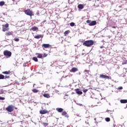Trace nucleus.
<instances>
[{
  "label": "nucleus",
  "mask_w": 127,
  "mask_h": 127,
  "mask_svg": "<svg viewBox=\"0 0 127 127\" xmlns=\"http://www.w3.org/2000/svg\"><path fill=\"white\" fill-rule=\"evenodd\" d=\"M83 45H84V46H86V47H90L92 45H94V41L92 40L85 41L83 43Z\"/></svg>",
  "instance_id": "nucleus-1"
},
{
  "label": "nucleus",
  "mask_w": 127,
  "mask_h": 127,
  "mask_svg": "<svg viewBox=\"0 0 127 127\" xmlns=\"http://www.w3.org/2000/svg\"><path fill=\"white\" fill-rule=\"evenodd\" d=\"M11 52L7 50L4 51L3 55L4 56H6L8 58L11 57Z\"/></svg>",
  "instance_id": "nucleus-2"
},
{
  "label": "nucleus",
  "mask_w": 127,
  "mask_h": 127,
  "mask_svg": "<svg viewBox=\"0 0 127 127\" xmlns=\"http://www.w3.org/2000/svg\"><path fill=\"white\" fill-rule=\"evenodd\" d=\"M24 12L25 13V14H26L27 15H29V16H32V15H34L33 14V12H32V11H31V10L28 9H26L24 11Z\"/></svg>",
  "instance_id": "nucleus-3"
},
{
  "label": "nucleus",
  "mask_w": 127,
  "mask_h": 127,
  "mask_svg": "<svg viewBox=\"0 0 127 127\" xmlns=\"http://www.w3.org/2000/svg\"><path fill=\"white\" fill-rule=\"evenodd\" d=\"M87 23H89V25L90 26H94V25H96V24H97V21H96L95 20L94 21H91L90 20H87L86 21Z\"/></svg>",
  "instance_id": "nucleus-4"
},
{
  "label": "nucleus",
  "mask_w": 127,
  "mask_h": 127,
  "mask_svg": "<svg viewBox=\"0 0 127 127\" xmlns=\"http://www.w3.org/2000/svg\"><path fill=\"white\" fill-rule=\"evenodd\" d=\"M99 78H101V79H108V80H112V77L104 74H100Z\"/></svg>",
  "instance_id": "nucleus-5"
},
{
  "label": "nucleus",
  "mask_w": 127,
  "mask_h": 127,
  "mask_svg": "<svg viewBox=\"0 0 127 127\" xmlns=\"http://www.w3.org/2000/svg\"><path fill=\"white\" fill-rule=\"evenodd\" d=\"M6 110L7 111V112H9V113H11V112H13L14 110L13 106L12 105H9L6 108Z\"/></svg>",
  "instance_id": "nucleus-6"
},
{
  "label": "nucleus",
  "mask_w": 127,
  "mask_h": 127,
  "mask_svg": "<svg viewBox=\"0 0 127 127\" xmlns=\"http://www.w3.org/2000/svg\"><path fill=\"white\" fill-rule=\"evenodd\" d=\"M7 29H8V24H6L4 25H3L2 31H6Z\"/></svg>",
  "instance_id": "nucleus-7"
},
{
  "label": "nucleus",
  "mask_w": 127,
  "mask_h": 127,
  "mask_svg": "<svg viewBox=\"0 0 127 127\" xmlns=\"http://www.w3.org/2000/svg\"><path fill=\"white\" fill-rule=\"evenodd\" d=\"M79 90L80 89H79V88H76L75 89V91L77 95H82V94H83V92L79 91Z\"/></svg>",
  "instance_id": "nucleus-8"
},
{
  "label": "nucleus",
  "mask_w": 127,
  "mask_h": 127,
  "mask_svg": "<svg viewBox=\"0 0 127 127\" xmlns=\"http://www.w3.org/2000/svg\"><path fill=\"white\" fill-rule=\"evenodd\" d=\"M36 39H39V38H43V35H38L34 37Z\"/></svg>",
  "instance_id": "nucleus-9"
},
{
  "label": "nucleus",
  "mask_w": 127,
  "mask_h": 127,
  "mask_svg": "<svg viewBox=\"0 0 127 127\" xmlns=\"http://www.w3.org/2000/svg\"><path fill=\"white\" fill-rule=\"evenodd\" d=\"M62 115V116H64L65 118H69V116H68V114L65 111L63 112Z\"/></svg>",
  "instance_id": "nucleus-10"
},
{
  "label": "nucleus",
  "mask_w": 127,
  "mask_h": 127,
  "mask_svg": "<svg viewBox=\"0 0 127 127\" xmlns=\"http://www.w3.org/2000/svg\"><path fill=\"white\" fill-rule=\"evenodd\" d=\"M40 113L41 115H45V114H47V110H41L40 111Z\"/></svg>",
  "instance_id": "nucleus-11"
},
{
  "label": "nucleus",
  "mask_w": 127,
  "mask_h": 127,
  "mask_svg": "<svg viewBox=\"0 0 127 127\" xmlns=\"http://www.w3.org/2000/svg\"><path fill=\"white\" fill-rule=\"evenodd\" d=\"M42 46L44 48H48L50 46V45L49 44H44L42 45Z\"/></svg>",
  "instance_id": "nucleus-12"
},
{
  "label": "nucleus",
  "mask_w": 127,
  "mask_h": 127,
  "mask_svg": "<svg viewBox=\"0 0 127 127\" xmlns=\"http://www.w3.org/2000/svg\"><path fill=\"white\" fill-rule=\"evenodd\" d=\"M43 96L45 98H47L48 99H49V98H50V95L48 93H45L43 94Z\"/></svg>",
  "instance_id": "nucleus-13"
},
{
  "label": "nucleus",
  "mask_w": 127,
  "mask_h": 127,
  "mask_svg": "<svg viewBox=\"0 0 127 127\" xmlns=\"http://www.w3.org/2000/svg\"><path fill=\"white\" fill-rule=\"evenodd\" d=\"M120 102L121 103V104H127V99H122L120 100Z\"/></svg>",
  "instance_id": "nucleus-14"
},
{
  "label": "nucleus",
  "mask_w": 127,
  "mask_h": 127,
  "mask_svg": "<svg viewBox=\"0 0 127 127\" xmlns=\"http://www.w3.org/2000/svg\"><path fill=\"white\" fill-rule=\"evenodd\" d=\"M78 8H79V9H83V8H84V6L82 4H79L78 5Z\"/></svg>",
  "instance_id": "nucleus-15"
},
{
  "label": "nucleus",
  "mask_w": 127,
  "mask_h": 127,
  "mask_svg": "<svg viewBox=\"0 0 127 127\" xmlns=\"http://www.w3.org/2000/svg\"><path fill=\"white\" fill-rule=\"evenodd\" d=\"M31 30L33 31H36V30H38V28H37L36 26H34L31 28Z\"/></svg>",
  "instance_id": "nucleus-16"
},
{
  "label": "nucleus",
  "mask_w": 127,
  "mask_h": 127,
  "mask_svg": "<svg viewBox=\"0 0 127 127\" xmlns=\"http://www.w3.org/2000/svg\"><path fill=\"white\" fill-rule=\"evenodd\" d=\"M78 70V68H76V67H72L71 68V72H77V71Z\"/></svg>",
  "instance_id": "nucleus-17"
},
{
  "label": "nucleus",
  "mask_w": 127,
  "mask_h": 127,
  "mask_svg": "<svg viewBox=\"0 0 127 127\" xmlns=\"http://www.w3.org/2000/svg\"><path fill=\"white\" fill-rule=\"evenodd\" d=\"M84 72H85V74L86 77H88V76H89V74H90V73H89V70L85 69V70L84 71Z\"/></svg>",
  "instance_id": "nucleus-18"
},
{
  "label": "nucleus",
  "mask_w": 127,
  "mask_h": 127,
  "mask_svg": "<svg viewBox=\"0 0 127 127\" xmlns=\"http://www.w3.org/2000/svg\"><path fill=\"white\" fill-rule=\"evenodd\" d=\"M56 110L59 112V113H62L63 112V108H58L56 109Z\"/></svg>",
  "instance_id": "nucleus-19"
},
{
  "label": "nucleus",
  "mask_w": 127,
  "mask_h": 127,
  "mask_svg": "<svg viewBox=\"0 0 127 127\" xmlns=\"http://www.w3.org/2000/svg\"><path fill=\"white\" fill-rule=\"evenodd\" d=\"M5 2L3 1H0V6H3L4 5Z\"/></svg>",
  "instance_id": "nucleus-20"
},
{
  "label": "nucleus",
  "mask_w": 127,
  "mask_h": 127,
  "mask_svg": "<svg viewBox=\"0 0 127 127\" xmlns=\"http://www.w3.org/2000/svg\"><path fill=\"white\" fill-rule=\"evenodd\" d=\"M37 55H38L37 56V58L41 59L43 57L42 54H38H38H37Z\"/></svg>",
  "instance_id": "nucleus-21"
},
{
  "label": "nucleus",
  "mask_w": 127,
  "mask_h": 127,
  "mask_svg": "<svg viewBox=\"0 0 127 127\" xmlns=\"http://www.w3.org/2000/svg\"><path fill=\"white\" fill-rule=\"evenodd\" d=\"M32 60L35 61V62H38V59H37V58L34 57L33 58Z\"/></svg>",
  "instance_id": "nucleus-22"
},
{
  "label": "nucleus",
  "mask_w": 127,
  "mask_h": 127,
  "mask_svg": "<svg viewBox=\"0 0 127 127\" xmlns=\"http://www.w3.org/2000/svg\"><path fill=\"white\" fill-rule=\"evenodd\" d=\"M2 73V74H5L6 75H8L9 74V73H10V72L6 71H3Z\"/></svg>",
  "instance_id": "nucleus-23"
},
{
  "label": "nucleus",
  "mask_w": 127,
  "mask_h": 127,
  "mask_svg": "<svg viewBox=\"0 0 127 127\" xmlns=\"http://www.w3.org/2000/svg\"><path fill=\"white\" fill-rule=\"evenodd\" d=\"M4 75H2V74H0V80L4 79Z\"/></svg>",
  "instance_id": "nucleus-24"
},
{
  "label": "nucleus",
  "mask_w": 127,
  "mask_h": 127,
  "mask_svg": "<svg viewBox=\"0 0 127 127\" xmlns=\"http://www.w3.org/2000/svg\"><path fill=\"white\" fill-rule=\"evenodd\" d=\"M32 92H33V93H38V90L37 89H32Z\"/></svg>",
  "instance_id": "nucleus-25"
},
{
  "label": "nucleus",
  "mask_w": 127,
  "mask_h": 127,
  "mask_svg": "<svg viewBox=\"0 0 127 127\" xmlns=\"http://www.w3.org/2000/svg\"><path fill=\"white\" fill-rule=\"evenodd\" d=\"M6 35H12V32H8L7 33H6Z\"/></svg>",
  "instance_id": "nucleus-26"
},
{
  "label": "nucleus",
  "mask_w": 127,
  "mask_h": 127,
  "mask_svg": "<svg viewBox=\"0 0 127 127\" xmlns=\"http://www.w3.org/2000/svg\"><path fill=\"white\" fill-rule=\"evenodd\" d=\"M105 121L106 122H110L111 121V119H110V118H105Z\"/></svg>",
  "instance_id": "nucleus-27"
},
{
  "label": "nucleus",
  "mask_w": 127,
  "mask_h": 127,
  "mask_svg": "<svg viewBox=\"0 0 127 127\" xmlns=\"http://www.w3.org/2000/svg\"><path fill=\"white\" fill-rule=\"evenodd\" d=\"M74 25H75V23H74V22H71V23H70V26H74Z\"/></svg>",
  "instance_id": "nucleus-28"
},
{
  "label": "nucleus",
  "mask_w": 127,
  "mask_h": 127,
  "mask_svg": "<svg viewBox=\"0 0 127 127\" xmlns=\"http://www.w3.org/2000/svg\"><path fill=\"white\" fill-rule=\"evenodd\" d=\"M3 101V100H5V98L4 97H2L0 96V100Z\"/></svg>",
  "instance_id": "nucleus-29"
},
{
  "label": "nucleus",
  "mask_w": 127,
  "mask_h": 127,
  "mask_svg": "<svg viewBox=\"0 0 127 127\" xmlns=\"http://www.w3.org/2000/svg\"><path fill=\"white\" fill-rule=\"evenodd\" d=\"M14 41H16V42H18V41H19V39L18 38H15L14 39Z\"/></svg>",
  "instance_id": "nucleus-30"
},
{
  "label": "nucleus",
  "mask_w": 127,
  "mask_h": 127,
  "mask_svg": "<svg viewBox=\"0 0 127 127\" xmlns=\"http://www.w3.org/2000/svg\"><path fill=\"white\" fill-rule=\"evenodd\" d=\"M83 92V93H87L88 92V89H84Z\"/></svg>",
  "instance_id": "nucleus-31"
},
{
  "label": "nucleus",
  "mask_w": 127,
  "mask_h": 127,
  "mask_svg": "<svg viewBox=\"0 0 127 127\" xmlns=\"http://www.w3.org/2000/svg\"><path fill=\"white\" fill-rule=\"evenodd\" d=\"M43 125H44V126H48V123H43Z\"/></svg>",
  "instance_id": "nucleus-32"
},
{
  "label": "nucleus",
  "mask_w": 127,
  "mask_h": 127,
  "mask_svg": "<svg viewBox=\"0 0 127 127\" xmlns=\"http://www.w3.org/2000/svg\"><path fill=\"white\" fill-rule=\"evenodd\" d=\"M118 90H123V87L120 86V87H118Z\"/></svg>",
  "instance_id": "nucleus-33"
},
{
  "label": "nucleus",
  "mask_w": 127,
  "mask_h": 127,
  "mask_svg": "<svg viewBox=\"0 0 127 127\" xmlns=\"http://www.w3.org/2000/svg\"><path fill=\"white\" fill-rule=\"evenodd\" d=\"M5 79H8V78H9V76H8V75H6V76H5Z\"/></svg>",
  "instance_id": "nucleus-34"
},
{
  "label": "nucleus",
  "mask_w": 127,
  "mask_h": 127,
  "mask_svg": "<svg viewBox=\"0 0 127 127\" xmlns=\"http://www.w3.org/2000/svg\"><path fill=\"white\" fill-rule=\"evenodd\" d=\"M43 56H44V57H47V54H43Z\"/></svg>",
  "instance_id": "nucleus-35"
},
{
  "label": "nucleus",
  "mask_w": 127,
  "mask_h": 127,
  "mask_svg": "<svg viewBox=\"0 0 127 127\" xmlns=\"http://www.w3.org/2000/svg\"><path fill=\"white\" fill-rule=\"evenodd\" d=\"M0 91H1V92H0V94H3V91H2V89H1Z\"/></svg>",
  "instance_id": "nucleus-36"
},
{
  "label": "nucleus",
  "mask_w": 127,
  "mask_h": 127,
  "mask_svg": "<svg viewBox=\"0 0 127 127\" xmlns=\"http://www.w3.org/2000/svg\"><path fill=\"white\" fill-rule=\"evenodd\" d=\"M64 34H68V31H65Z\"/></svg>",
  "instance_id": "nucleus-37"
},
{
  "label": "nucleus",
  "mask_w": 127,
  "mask_h": 127,
  "mask_svg": "<svg viewBox=\"0 0 127 127\" xmlns=\"http://www.w3.org/2000/svg\"><path fill=\"white\" fill-rule=\"evenodd\" d=\"M68 96V94H66L64 96V99H66V97Z\"/></svg>",
  "instance_id": "nucleus-38"
},
{
  "label": "nucleus",
  "mask_w": 127,
  "mask_h": 127,
  "mask_svg": "<svg viewBox=\"0 0 127 127\" xmlns=\"http://www.w3.org/2000/svg\"><path fill=\"white\" fill-rule=\"evenodd\" d=\"M54 2H55V1H54V0H52V1H51V3H54Z\"/></svg>",
  "instance_id": "nucleus-39"
},
{
  "label": "nucleus",
  "mask_w": 127,
  "mask_h": 127,
  "mask_svg": "<svg viewBox=\"0 0 127 127\" xmlns=\"http://www.w3.org/2000/svg\"><path fill=\"white\" fill-rule=\"evenodd\" d=\"M105 47H104V46H101L100 47V48H101V49H102V48H104Z\"/></svg>",
  "instance_id": "nucleus-40"
},
{
  "label": "nucleus",
  "mask_w": 127,
  "mask_h": 127,
  "mask_svg": "<svg viewBox=\"0 0 127 127\" xmlns=\"http://www.w3.org/2000/svg\"><path fill=\"white\" fill-rule=\"evenodd\" d=\"M85 123L88 124V125H89V122H87V121H85Z\"/></svg>",
  "instance_id": "nucleus-41"
},
{
  "label": "nucleus",
  "mask_w": 127,
  "mask_h": 127,
  "mask_svg": "<svg viewBox=\"0 0 127 127\" xmlns=\"http://www.w3.org/2000/svg\"><path fill=\"white\" fill-rule=\"evenodd\" d=\"M86 119H88V120H90V118L89 117H86Z\"/></svg>",
  "instance_id": "nucleus-42"
},
{
  "label": "nucleus",
  "mask_w": 127,
  "mask_h": 127,
  "mask_svg": "<svg viewBox=\"0 0 127 127\" xmlns=\"http://www.w3.org/2000/svg\"><path fill=\"white\" fill-rule=\"evenodd\" d=\"M49 86H50V85H48H48H47V88H48V87H49Z\"/></svg>",
  "instance_id": "nucleus-43"
},
{
  "label": "nucleus",
  "mask_w": 127,
  "mask_h": 127,
  "mask_svg": "<svg viewBox=\"0 0 127 127\" xmlns=\"http://www.w3.org/2000/svg\"><path fill=\"white\" fill-rule=\"evenodd\" d=\"M112 28H116V26H113Z\"/></svg>",
  "instance_id": "nucleus-44"
},
{
  "label": "nucleus",
  "mask_w": 127,
  "mask_h": 127,
  "mask_svg": "<svg viewBox=\"0 0 127 127\" xmlns=\"http://www.w3.org/2000/svg\"><path fill=\"white\" fill-rule=\"evenodd\" d=\"M23 66H26V65H25V64H23Z\"/></svg>",
  "instance_id": "nucleus-45"
},
{
  "label": "nucleus",
  "mask_w": 127,
  "mask_h": 127,
  "mask_svg": "<svg viewBox=\"0 0 127 127\" xmlns=\"http://www.w3.org/2000/svg\"><path fill=\"white\" fill-rule=\"evenodd\" d=\"M127 107L125 108V109H127Z\"/></svg>",
  "instance_id": "nucleus-46"
},
{
  "label": "nucleus",
  "mask_w": 127,
  "mask_h": 127,
  "mask_svg": "<svg viewBox=\"0 0 127 127\" xmlns=\"http://www.w3.org/2000/svg\"><path fill=\"white\" fill-rule=\"evenodd\" d=\"M94 121H96V118L94 119Z\"/></svg>",
  "instance_id": "nucleus-47"
},
{
  "label": "nucleus",
  "mask_w": 127,
  "mask_h": 127,
  "mask_svg": "<svg viewBox=\"0 0 127 127\" xmlns=\"http://www.w3.org/2000/svg\"><path fill=\"white\" fill-rule=\"evenodd\" d=\"M90 98H93V97H92V96H91V97H90Z\"/></svg>",
  "instance_id": "nucleus-48"
},
{
  "label": "nucleus",
  "mask_w": 127,
  "mask_h": 127,
  "mask_svg": "<svg viewBox=\"0 0 127 127\" xmlns=\"http://www.w3.org/2000/svg\"><path fill=\"white\" fill-rule=\"evenodd\" d=\"M107 112H109V110H107Z\"/></svg>",
  "instance_id": "nucleus-49"
},
{
  "label": "nucleus",
  "mask_w": 127,
  "mask_h": 127,
  "mask_svg": "<svg viewBox=\"0 0 127 127\" xmlns=\"http://www.w3.org/2000/svg\"><path fill=\"white\" fill-rule=\"evenodd\" d=\"M77 117H79V115H77Z\"/></svg>",
  "instance_id": "nucleus-50"
},
{
  "label": "nucleus",
  "mask_w": 127,
  "mask_h": 127,
  "mask_svg": "<svg viewBox=\"0 0 127 127\" xmlns=\"http://www.w3.org/2000/svg\"><path fill=\"white\" fill-rule=\"evenodd\" d=\"M121 127H123V126H122Z\"/></svg>",
  "instance_id": "nucleus-51"
}]
</instances>
